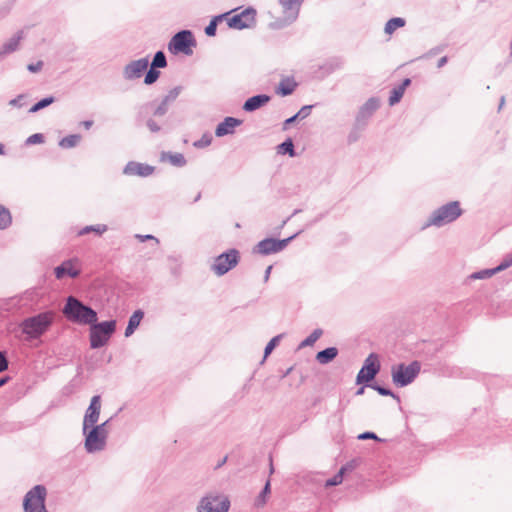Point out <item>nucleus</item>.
Returning a JSON list of instances; mask_svg holds the SVG:
<instances>
[{
    "label": "nucleus",
    "instance_id": "7ed1b4c3",
    "mask_svg": "<svg viewBox=\"0 0 512 512\" xmlns=\"http://www.w3.org/2000/svg\"><path fill=\"white\" fill-rule=\"evenodd\" d=\"M462 212L460 203L458 201H451L434 210L423 228L430 226L442 227L452 223L462 215Z\"/></svg>",
    "mask_w": 512,
    "mask_h": 512
},
{
    "label": "nucleus",
    "instance_id": "a878e982",
    "mask_svg": "<svg viewBox=\"0 0 512 512\" xmlns=\"http://www.w3.org/2000/svg\"><path fill=\"white\" fill-rule=\"evenodd\" d=\"M344 66V60L341 57H333L328 59L320 69L324 70L325 74H331L337 70L342 69Z\"/></svg>",
    "mask_w": 512,
    "mask_h": 512
},
{
    "label": "nucleus",
    "instance_id": "2f4dec72",
    "mask_svg": "<svg viewBox=\"0 0 512 512\" xmlns=\"http://www.w3.org/2000/svg\"><path fill=\"white\" fill-rule=\"evenodd\" d=\"M323 334L322 329L317 328L313 330V332L305 338L299 345V348L312 346Z\"/></svg>",
    "mask_w": 512,
    "mask_h": 512
},
{
    "label": "nucleus",
    "instance_id": "052dcab7",
    "mask_svg": "<svg viewBox=\"0 0 512 512\" xmlns=\"http://www.w3.org/2000/svg\"><path fill=\"white\" fill-rule=\"evenodd\" d=\"M297 119H299L298 117H296V114L293 115L292 117L288 118L285 120L284 122V125L287 126V125H291L292 123H294Z\"/></svg>",
    "mask_w": 512,
    "mask_h": 512
},
{
    "label": "nucleus",
    "instance_id": "6ab92c4d",
    "mask_svg": "<svg viewBox=\"0 0 512 512\" xmlns=\"http://www.w3.org/2000/svg\"><path fill=\"white\" fill-rule=\"evenodd\" d=\"M154 172V167L135 161H130L124 167L123 173L130 176L148 177Z\"/></svg>",
    "mask_w": 512,
    "mask_h": 512
},
{
    "label": "nucleus",
    "instance_id": "b1692460",
    "mask_svg": "<svg viewBox=\"0 0 512 512\" xmlns=\"http://www.w3.org/2000/svg\"><path fill=\"white\" fill-rule=\"evenodd\" d=\"M338 355V349L336 347H328L316 354V361L319 364L325 365L333 361Z\"/></svg>",
    "mask_w": 512,
    "mask_h": 512
},
{
    "label": "nucleus",
    "instance_id": "473e14b6",
    "mask_svg": "<svg viewBox=\"0 0 512 512\" xmlns=\"http://www.w3.org/2000/svg\"><path fill=\"white\" fill-rule=\"evenodd\" d=\"M54 101H55V98L53 96H49V97L43 98L40 101H38L37 103H35L29 109V112L30 113H36V112L40 111L41 109H44V108L48 107L49 105L54 103Z\"/></svg>",
    "mask_w": 512,
    "mask_h": 512
},
{
    "label": "nucleus",
    "instance_id": "09e8293b",
    "mask_svg": "<svg viewBox=\"0 0 512 512\" xmlns=\"http://www.w3.org/2000/svg\"><path fill=\"white\" fill-rule=\"evenodd\" d=\"M314 106L313 105H305L303 106L297 113H296V117H298L299 119H305L307 118L310 113H311V110Z\"/></svg>",
    "mask_w": 512,
    "mask_h": 512
},
{
    "label": "nucleus",
    "instance_id": "2eb2a0df",
    "mask_svg": "<svg viewBox=\"0 0 512 512\" xmlns=\"http://www.w3.org/2000/svg\"><path fill=\"white\" fill-rule=\"evenodd\" d=\"M380 101L378 98L371 97L369 98L359 109L356 119L355 125L358 128H364L370 117L374 114V112L379 108Z\"/></svg>",
    "mask_w": 512,
    "mask_h": 512
},
{
    "label": "nucleus",
    "instance_id": "a19ab883",
    "mask_svg": "<svg viewBox=\"0 0 512 512\" xmlns=\"http://www.w3.org/2000/svg\"><path fill=\"white\" fill-rule=\"evenodd\" d=\"M181 90H182V87H180V86L174 87L167 93V95H165V97L162 99V101L165 102L167 105H170L172 102H174L177 99Z\"/></svg>",
    "mask_w": 512,
    "mask_h": 512
},
{
    "label": "nucleus",
    "instance_id": "13d9d810",
    "mask_svg": "<svg viewBox=\"0 0 512 512\" xmlns=\"http://www.w3.org/2000/svg\"><path fill=\"white\" fill-rule=\"evenodd\" d=\"M447 62H448V57L443 56L438 60L437 67L442 68L444 65H446Z\"/></svg>",
    "mask_w": 512,
    "mask_h": 512
},
{
    "label": "nucleus",
    "instance_id": "4468645a",
    "mask_svg": "<svg viewBox=\"0 0 512 512\" xmlns=\"http://www.w3.org/2000/svg\"><path fill=\"white\" fill-rule=\"evenodd\" d=\"M256 10L252 7L246 8L240 14H236L228 19L230 28L242 30L249 28L255 23Z\"/></svg>",
    "mask_w": 512,
    "mask_h": 512
},
{
    "label": "nucleus",
    "instance_id": "393cba45",
    "mask_svg": "<svg viewBox=\"0 0 512 512\" xmlns=\"http://www.w3.org/2000/svg\"><path fill=\"white\" fill-rule=\"evenodd\" d=\"M144 317V312L142 310H136L129 318L128 325L125 329V337L131 336L134 331L139 326L141 320Z\"/></svg>",
    "mask_w": 512,
    "mask_h": 512
},
{
    "label": "nucleus",
    "instance_id": "bb28decb",
    "mask_svg": "<svg viewBox=\"0 0 512 512\" xmlns=\"http://www.w3.org/2000/svg\"><path fill=\"white\" fill-rule=\"evenodd\" d=\"M297 87V83L293 79H284L279 83L277 93L282 96H288L294 92Z\"/></svg>",
    "mask_w": 512,
    "mask_h": 512
},
{
    "label": "nucleus",
    "instance_id": "f3484780",
    "mask_svg": "<svg viewBox=\"0 0 512 512\" xmlns=\"http://www.w3.org/2000/svg\"><path fill=\"white\" fill-rule=\"evenodd\" d=\"M148 66V57L133 60L124 66L123 77L128 81L138 79L147 70Z\"/></svg>",
    "mask_w": 512,
    "mask_h": 512
},
{
    "label": "nucleus",
    "instance_id": "ddd939ff",
    "mask_svg": "<svg viewBox=\"0 0 512 512\" xmlns=\"http://www.w3.org/2000/svg\"><path fill=\"white\" fill-rule=\"evenodd\" d=\"M295 237H296V234L292 235L286 239H282V240H277L274 238L263 239L254 247L253 252L261 254V255H270L273 253L280 252Z\"/></svg>",
    "mask_w": 512,
    "mask_h": 512
},
{
    "label": "nucleus",
    "instance_id": "69168bd1",
    "mask_svg": "<svg viewBox=\"0 0 512 512\" xmlns=\"http://www.w3.org/2000/svg\"><path fill=\"white\" fill-rule=\"evenodd\" d=\"M271 270H272V266H268V267L266 268L265 275H264V280H265V281H268L269 276H270V273H271Z\"/></svg>",
    "mask_w": 512,
    "mask_h": 512
},
{
    "label": "nucleus",
    "instance_id": "49530a36",
    "mask_svg": "<svg viewBox=\"0 0 512 512\" xmlns=\"http://www.w3.org/2000/svg\"><path fill=\"white\" fill-rule=\"evenodd\" d=\"M169 105L161 101V103L154 109L153 115L156 117L164 116L168 111Z\"/></svg>",
    "mask_w": 512,
    "mask_h": 512
},
{
    "label": "nucleus",
    "instance_id": "5701e85b",
    "mask_svg": "<svg viewBox=\"0 0 512 512\" xmlns=\"http://www.w3.org/2000/svg\"><path fill=\"white\" fill-rule=\"evenodd\" d=\"M54 272L57 279H62L65 275L76 278L80 274V271L73 267L71 260L64 261L55 268Z\"/></svg>",
    "mask_w": 512,
    "mask_h": 512
},
{
    "label": "nucleus",
    "instance_id": "a211bd4d",
    "mask_svg": "<svg viewBox=\"0 0 512 512\" xmlns=\"http://www.w3.org/2000/svg\"><path fill=\"white\" fill-rule=\"evenodd\" d=\"M24 37V31L19 30L11 38H9L2 44V46L0 47V62L3 61L10 54L20 49V44Z\"/></svg>",
    "mask_w": 512,
    "mask_h": 512
},
{
    "label": "nucleus",
    "instance_id": "5fc2aeb1",
    "mask_svg": "<svg viewBox=\"0 0 512 512\" xmlns=\"http://www.w3.org/2000/svg\"><path fill=\"white\" fill-rule=\"evenodd\" d=\"M24 99H25L24 95H18L16 98L11 99L9 101V104L11 106H15V107H22L24 105V103H23Z\"/></svg>",
    "mask_w": 512,
    "mask_h": 512
},
{
    "label": "nucleus",
    "instance_id": "4d7b16f0",
    "mask_svg": "<svg viewBox=\"0 0 512 512\" xmlns=\"http://www.w3.org/2000/svg\"><path fill=\"white\" fill-rule=\"evenodd\" d=\"M136 237L141 241V242H144L146 240H154L156 243H159V240L154 237L153 235H140V234H137Z\"/></svg>",
    "mask_w": 512,
    "mask_h": 512
},
{
    "label": "nucleus",
    "instance_id": "1a4fd4ad",
    "mask_svg": "<svg viewBox=\"0 0 512 512\" xmlns=\"http://www.w3.org/2000/svg\"><path fill=\"white\" fill-rule=\"evenodd\" d=\"M229 508L228 497L221 494H208L201 499L197 512H228Z\"/></svg>",
    "mask_w": 512,
    "mask_h": 512
},
{
    "label": "nucleus",
    "instance_id": "c85d7f7f",
    "mask_svg": "<svg viewBox=\"0 0 512 512\" xmlns=\"http://www.w3.org/2000/svg\"><path fill=\"white\" fill-rule=\"evenodd\" d=\"M81 140V136L79 134H72L62 138L59 142V146L65 149L75 147Z\"/></svg>",
    "mask_w": 512,
    "mask_h": 512
},
{
    "label": "nucleus",
    "instance_id": "9b49d317",
    "mask_svg": "<svg viewBox=\"0 0 512 512\" xmlns=\"http://www.w3.org/2000/svg\"><path fill=\"white\" fill-rule=\"evenodd\" d=\"M239 262V252L236 249H230L215 258L212 270L218 276H222L229 272Z\"/></svg>",
    "mask_w": 512,
    "mask_h": 512
},
{
    "label": "nucleus",
    "instance_id": "e433bc0d",
    "mask_svg": "<svg viewBox=\"0 0 512 512\" xmlns=\"http://www.w3.org/2000/svg\"><path fill=\"white\" fill-rule=\"evenodd\" d=\"M347 470V466H343L337 474H335L332 478L328 479L325 483L326 487L336 486L342 483L343 474Z\"/></svg>",
    "mask_w": 512,
    "mask_h": 512
},
{
    "label": "nucleus",
    "instance_id": "423d86ee",
    "mask_svg": "<svg viewBox=\"0 0 512 512\" xmlns=\"http://www.w3.org/2000/svg\"><path fill=\"white\" fill-rule=\"evenodd\" d=\"M47 489L43 485H36L29 490L23 500L24 512H48L45 506Z\"/></svg>",
    "mask_w": 512,
    "mask_h": 512
},
{
    "label": "nucleus",
    "instance_id": "c9c22d12",
    "mask_svg": "<svg viewBox=\"0 0 512 512\" xmlns=\"http://www.w3.org/2000/svg\"><path fill=\"white\" fill-rule=\"evenodd\" d=\"M12 218L8 209L0 205V229H5L11 224Z\"/></svg>",
    "mask_w": 512,
    "mask_h": 512
},
{
    "label": "nucleus",
    "instance_id": "f03ea898",
    "mask_svg": "<svg viewBox=\"0 0 512 512\" xmlns=\"http://www.w3.org/2000/svg\"><path fill=\"white\" fill-rule=\"evenodd\" d=\"M54 312L45 311L24 319L20 328L27 339H37L48 331L54 321Z\"/></svg>",
    "mask_w": 512,
    "mask_h": 512
},
{
    "label": "nucleus",
    "instance_id": "c03bdc74",
    "mask_svg": "<svg viewBox=\"0 0 512 512\" xmlns=\"http://www.w3.org/2000/svg\"><path fill=\"white\" fill-rule=\"evenodd\" d=\"M43 142H44V136L41 133H35V134L29 136L25 141L26 145L41 144Z\"/></svg>",
    "mask_w": 512,
    "mask_h": 512
},
{
    "label": "nucleus",
    "instance_id": "a18cd8bd",
    "mask_svg": "<svg viewBox=\"0 0 512 512\" xmlns=\"http://www.w3.org/2000/svg\"><path fill=\"white\" fill-rule=\"evenodd\" d=\"M281 338V335H277L275 337H273L269 342L268 344L266 345L265 349H264V355L265 356H268L272 350L276 347V345L278 344L279 340Z\"/></svg>",
    "mask_w": 512,
    "mask_h": 512
},
{
    "label": "nucleus",
    "instance_id": "8fccbe9b",
    "mask_svg": "<svg viewBox=\"0 0 512 512\" xmlns=\"http://www.w3.org/2000/svg\"><path fill=\"white\" fill-rule=\"evenodd\" d=\"M446 47H447L446 44H442V45H438L436 47H433L423 57L424 58H429V57L435 56V55L443 52L446 49Z\"/></svg>",
    "mask_w": 512,
    "mask_h": 512
},
{
    "label": "nucleus",
    "instance_id": "f704fd0d",
    "mask_svg": "<svg viewBox=\"0 0 512 512\" xmlns=\"http://www.w3.org/2000/svg\"><path fill=\"white\" fill-rule=\"evenodd\" d=\"M227 14H222V15H218V16H215L211 21L210 23L206 26L205 28V33L207 36H215L216 34V30H217V23L219 21H222V19L226 16Z\"/></svg>",
    "mask_w": 512,
    "mask_h": 512
},
{
    "label": "nucleus",
    "instance_id": "6e6d98bb",
    "mask_svg": "<svg viewBox=\"0 0 512 512\" xmlns=\"http://www.w3.org/2000/svg\"><path fill=\"white\" fill-rule=\"evenodd\" d=\"M358 439L366 440V439H374L378 440L377 435L374 432H364L358 436Z\"/></svg>",
    "mask_w": 512,
    "mask_h": 512
},
{
    "label": "nucleus",
    "instance_id": "f257e3e1",
    "mask_svg": "<svg viewBox=\"0 0 512 512\" xmlns=\"http://www.w3.org/2000/svg\"><path fill=\"white\" fill-rule=\"evenodd\" d=\"M64 316L71 322L90 325L97 321V312L74 296H69L62 309Z\"/></svg>",
    "mask_w": 512,
    "mask_h": 512
},
{
    "label": "nucleus",
    "instance_id": "79ce46f5",
    "mask_svg": "<svg viewBox=\"0 0 512 512\" xmlns=\"http://www.w3.org/2000/svg\"><path fill=\"white\" fill-rule=\"evenodd\" d=\"M270 493V481H267L263 490L256 499V505L262 506L266 503V496Z\"/></svg>",
    "mask_w": 512,
    "mask_h": 512
},
{
    "label": "nucleus",
    "instance_id": "4be33fe9",
    "mask_svg": "<svg viewBox=\"0 0 512 512\" xmlns=\"http://www.w3.org/2000/svg\"><path fill=\"white\" fill-rule=\"evenodd\" d=\"M269 101H270V96H268L266 94L255 95V96L248 98L245 101V103L243 105V109L247 112H253V111L261 108L265 104H267Z\"/></svg>",
    "mask_w": 512,
    "mask_h": 512
},
{
    "label": "nucleus",
    "instance_id": "3c124183",
    "mask_svg": "<svg viewBox=\"0 0 512 512\" xmlns=\"http://www.w3.org/2000/svg\"><path fill=\"white\" fill-rule=\"evenodd\" d=\"M146 125H147L148 129L150 130V132H152V133H158L161 130L160 125L152 118H149L146 121Z\"/></svg>",
    "mask_w": 512,
    "mask_h": 512
},
{
    "label": "nucleus",
    "instance_id": "864d4df0",
    "mask_svg": "<svg viewBox=\"0 0 512 512\" xmlns=\"http://www.w3.org/2000/svg\"><path fill=\"white\" fill-rule=\"evenodd\" d=\"M42 68H43V61L31 63V64H28V66H27L28 71H30L32 73H37V72L41 71Z\"/></svg>",
    "mask_w": 512,
    "mask_h": 512
},
{
    "label": "nucleus",
    "instance_id": "ea45409f",
    "mask_svg": "<svg viewBox=\"0 0 512 512\" xmlns=\"http://www.w3.org/2000/svg\"><path fill=\"white\" fill-rule=\"evenodd\" d=\"M168 159L172 165L177 166V167H182L186 164V159H185L184 155L181 153H174V154L170 153L168 155Z\"/></svg>",
    "mask_w": 512,
    "mask_h": 512
},
{
    "label": "nucleus",
    "instance_id": "0e129e2a",
    "mask_svg": "<svg viewBox=\"0 0 512 512\" xmlns=\"http://www.w3.org/2000/svg\"><path fill=\"white\" fill-rule=\"evenodd\" d=\"M357 139H358V136L355 133H353V132L350 133L349 136H348V141L350 143L357 141Z\"/></svg>",
    "mask_w": 512,
    "mask_h": 512
},
{
    "label": "nucleus",
    "instance_id": "9d476101",
    "mask_svg": "<svg viewBox=\"0 0 512 512\" xmlns=\"http://www.w3.org/2000/svg\"><path fill=\"white\" fill-rule=\"evenodd\" d=\"M304 0H279L283 8L284 17L275 21L272 26L274 28H283L293 23L299 15L301 4Z\"/></svg>",
    "mask_w": 512,
    "mask_h": 512
},
{
    "label": "nucleus",
    "instance_id": "20e7f679",
    "mask_svg": "<svg viewBox=\"0 0 512 512\" xmlns=\"http://www.w3.org/2000/svg\"><path fill=\"white\" fill-rule=\"evenodd\" d=\"M116 330V321L109 320L100 323L90 324L89 338L90 347L98 349L105 346Z\"/></svg>",
    "mask_w": 512,
    "mask_h": 512
},
{
    "label": "nucleus",
    "instance_id": "58836bf2",
    "mask_svg": "<svg viewBox=\"0 0 512 512\" xmlns=\"http://www.w3.org/2000/svg\"><path fill=\"white\" fill-rule=\"evenodd\" d=\"M160 76V71L157 70V68H153L151 67L146 75H145V78H144V83L146 85H151L153 83H155L157 81V79L159 78Z\"/></svg>",
    "mask_w": 512,
    "mask_h": 512
},
{
    "label": "nucleus",
    "instance_id": "f8f14e48",
    "mask_svg": "<svg viewBox=\"0 0 512 512\" xmlns=\"http://www.w3.org/2000/svg\"><path fill=\"white\" fill-rule=\"evenodd\" d=\"M380 371V362L378 355L371 353L365 359L364 364L356 377V383H368L372 381Z\"/></svg>",
    "mask_w": 512,
    "mask_h": 512
},
{
    "label": "nucleus",
    "instance_id": "72a5a7b5",
    "mask_svg": "<svg viewBox=\"0 0 512 512\" xmlns=\"http://www.w3.org/2000/svg\"><path fill=\"white\" fill-rule=\"evenodd\" d=\"M167 66L166 55L163 51H157L153 57L151 67L165 68Z\"/></svg>",
    "mask_w": 512,
    "mask_h": 512
},
{
    "label": "nucleus",
    "instance_id": "aec40b11",
    "mask_svg": "<svg viewBox=\"0 0 512 512\" xmlns=\"http://www.w3.org/2000/svg\"><path fill=\"white\" fill-rule=\"evenodd\" d=\"M510 266H512V254H508L503 259V261L498 266H496L495 268L484 269V270L475 272L470 277L472 279H486V278H490L494 274H496L498 272H501V271L509 268Z\"/></svg>",
    "mask_w": 512,
    "mask_h": 512
},
{
    "label": "nucleus",
    "instance_id": "37998d69",
    "mask_svg": "<svg viewBox=\"0 0 512 512\" xmlns=\"http://www.w3.org/2000/svg\"><path fill=\"white\" fill-rule=\"evenodd\" d=\"M371 387L376 390L380 395L382 396H391L393 397L394 399H396L397 401H400L399 397L394 394L390 389L388 388H385L383 386H380L378 384H374V385H371Z\"/></svg>",
    "mask_w": 512,
    "mask_h": 512
},
{
    "label": "nucleus",
    "instance_id": "39448f33",
    "mask_svg": "<svg viewBox=\"0 0 512 512\" xmlns=\"http://www.w3.org/2000/svg\"><path fill=\"white\" fill-rule=\"evenodd\" d=\"M421 365L418 361H413L409 365L403 363L392 367V380L398 387H404L414 381L420 373Z\"/></svg>",
    "mask_w": 512,
    "mask_h": 512
},
{
    "label": "nucleus",
    "instance_id": "0eeeda50",
    "mask_svg": "<svg viewBox=\"0 0 512 512\" xmlns=\"http://www.w3.org/2000/svg\"><path fill=\"white\" fill-rule=\"evenodd\" d=\"M196 45V40L190 30H182L177 32L170 40L168 49L174 53H183L191 55L192 47Z\"/></svg>",
    "mask_w": 512,
    "mask_h": 512
},
{
    "label": "nucleus",
    "instance_id": "de8ad7c7",
    "mask_svg": "<svg viewBox=\"0 0 512 512\" xmlns=\"http://www.w3.org/2000/svg\"><path fill=\"white\" fill-rule=\"evenodd\" d=\"M212 137L208 134H204L202 138L194 143L197 148H204L211 144Z\"/></svg>",
    "mask_w": 512,
    "mask_h": 512
},
{
    "label": "nucleus",
    "instance_id": "cd10ccee",
    "mask_svg": "<svg viewBox=\"0 0 512 512\" xmlns=\"http://www.w3.org/2000/svg\"><path fill=\"white\" fill-rule=\"evenodd\" d=\"M405 19L401 17H394L387 21L385 24L384 31L386 34L391 35L397 28H401L405 25Z\"/></svg>",
    "mask_w": 512,
    "mask_h": 512
},
{
    "label": "nucleus",
    "instance_id": "6e6552de",
    "mask_svg": "<svg viewBox=\"0 0 512 512\" xmlns=\"http://www.w3.org/2000/svg\"><path fill=\"white\" fill-rule=\"evenodd\" d=\"M102 430L101 426H94L82 431L85 436L84 448L87 453H96L105 449L107 438Z\"/></svg>",
    "mask_w": 512,
    "mask_h": 512
},
{
    "label": "nucleus",
    "instance_id": "603ef678",
    "mask_svg": "<svg viewBox=\"0 0 512 512\" xmlns=\"http://www.w3.org/2000/svg\"><path fill=\"white\" fill-rule=\"evenodd\" d=\"M8 360L5 351H0V372L7 370Z\"/></svg>",
    "mask_w": 512,
    "mask_h": 512
},
{
    "label": "nucleus",
    "instance_id": "4c0bfd02",
    "mask_svg": "<svg viewBox=\"0 0 512 512\" xmlns=\"http://www.w3.org/2000/svg\"><path fill=\"white\" fill-rule=\"evenodd\" d=\"M404 95L403 87H395L391 91V95L389 97V105L393 106L397 104Z\"/></svg>",
    "mask_w": 512,
    "mask_h": 512
},
{
    "label": "nucleus",
    "instance_id": "680f3d73",
    "mask_svg": "<svg viewBox=\"0 0 512 512\" xmlns=\"http://www.w3.org/2000/svg\"><path fill=\"white\" fill-rule=\"evenodd\" d=\"M411 83V80L409 78H406L403 80L402 84L399 85L398 87H403V91L405 92V89L407 86H409Z\"/></svg>",
    "mask_w": 512,
    "mask_h": 512
},
{
    "label": "nucleus",
    "instance_id": "dca6fc26",
    "mask_svg": "<svg viewBox=\"0 0 512 512\" xmlns=\"http://www.w3.org/2000/svg\"><path fill=\"white\" fill-rule=\"evenodd\" d=\"M101 411V397L99 395H95L92 397L90 401V405L86 409L84 418H83V425H82V431H86V429H89L90 427H94L95 424L99 420Z\"/></svg>",
    "mask_w": 512,
    "mask_h": 512
},
{
    "label": "nucleus",
    "instance_id": "338daca9",
    "mask_svg": "<svg viewBox=\"0 0 512 512\" xmlns=\"http://www.w3.org/2000/svg\"><path fill=\"white\" fill-rule=\"evenodd\" d=\"M150 105H151V103H148V104H146V105H144V106H142V107L140 108L139 113H138V117H139V118H141V117H142V115H143V111H144V110H146Z\"/></svg>",
    "mask_w": 512,
    "mask_h": 512
},
{
    "label": "nucleus",
    "instance_id": "774afa93",
    "mask_svg": "<svg viewBox=\"0 0 512 512\" xmlns=\"http://www.w3.org/2000/svg\"><path fill=\"white\" fill-rule=\"evenodd\" d=\"M226 461H227V456H225L223 459H221V461L217 464L216 469L223 466L226 463Z\"/></svg>",
    "mask_w": 512,
    "mask_h": 512
},
{
    "label": "nucleus",
    "instance_id": "e2e57ef3",
    "mask_svg": "<svg viewBox=\"0 0 512 512\" xmlns=\"http://www.w3.org/2000/svg\"><path fill=\"white\" fill-rule=\"evenodd\" d=\"M82 125L84 126L85 129H90L93 125V121L92 120H85L82 122Z\"/></svg>",
    "mask_w": 512,
    "mask_h": 512
},
{
    "label": "nucleus",
    "instance_id": "7c9ffc66",
    "mask_svg": "<svg viewBox=\"0 0 512 512\" xmlns=\"http://www.w3.org/2000/svg\"><path fill=\"white\" fill-rule=\"evenodd\" d=\"M106 231H107V226L104 224L90 225V226H85L84 228H82L78 232V235L83 236L90 232H95L97 235H102Z\"/></svg>",
    "mask_w": 512,
    "mask_h": 512
},
{
    "label": "nucleus",
    "instance_id": "bf43d9fd",
    "mask_svg": "<svg viewBox=\"0 0 512 512\" xmlns=\"http://www.w3.org/2000/svg\"><path fill=\"white\" fill-rule=\"evenodd\" d=\"M109 421L110 420H107V421H105V422H103L101 424H98V426H101L103 428L102 432H103L104 435H106V438L108 437V431H107L106 427H107ZM95 426H97V423L95 424Z\"/></svg>",
    "mask_w": 512,
    "mask_h": 512
},
{
    "label": "nucleus",
    "instance_id": "c756f323",
    "mask_svg": "<svg viewBox=\"0 0 512 512\" xmlns=\"http://www.w3.org/2000/svg\"><path fill=\"white\" fill-rule=\"evenodd\" d=\"M277 152L279 154H289V156H295L294 144L291 138L286 139L277 147Z\"/></svg>",
    "mask_w": 512,
    "mask_h": 512
},
{
    "label": "nucleus",
    "instance_id": "412c9836",
    "mask_svg": "<svg viewBox=\"0 0 512 512\" xmlns=\"http://www.w3.org/2000/svg\"><path fill=\"white\" fill-rule=\"evenodd\" d=\"M241 124L242 120L228 116L217 125L215 129V135L217 137H223L229 134H233L235 128Z\"/></svg>",
    "mask_w": 512,
    "mask_h": 512
}]
</instances>
